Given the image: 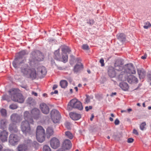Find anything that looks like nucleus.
Here are the masks:
<instances>
[{
	"label": "nucleus",
	"instance_id": "f257e3e1",
	"mask_svg": "<svg viewBox=\"0 0 151 151\" xmlns=\"http://www.w3.org/2000/svg\"><path fill=\"white\" fill-rule=\"evenodd\" d=\"M28 54V52L25 50L19 52L13 62V65L15 68H20L21 72L24 76H29L32 79H35L37 77L35 69H29L27 65L24 63L26 60L24 56Z\"/></svg>",
	"mask_w": 151,
	"mask_h": 151
},
{
	"label": "nucleus",
	"instance_id": "f03ea898",
	"mask_svg": "<svg viewBox=\"0 0 151 151\" xmlns=\"http://www.w3.org/2000/svg\"><path fill=\"white\" fill-rule=\"evenodd\" d=\"M19 90L17 89H11L9 91L12 99L14 101L22 103L24 101V99L22 95L19 93Z\"/></svg>",
	"mask_w": 151,
	"mask_h": 151
},
{
	"label": "nucleus",
	"instance_id": "7ed1b4c3",
	"mask_svg": "<svg viewBox=\"0 0 151 151\" xmlns=\"http://www.w3.org/2000/svg\"><path fill=\"white\" fill-rule=\"evenodd\" d=\"M30 123L26 121H23L21 124V129L23 134L25 135H31L32 134L33 130L30 126Z\"/></svg>",
	"mask_w": 151,
	"mask_h": 151
},
{
	"label": "nucleus",
	"instance_id": "20e7f679",
	"mask_svg": "<svg viewBox=\"0 0 151 151\" xmlns=\"http://www.w3.org/2000/svg\"><path fill=\"white\" fill-rule=\"evenodd\" d=\"M73 108L77 109L80 110H82L83 107L81 103L76 99H72L68 104V109L71 110Z\"/></svg>",
	"mask_w": 151,
	"mask_h": 151
},
{
	"label": "nucleus",
	"instance_id": "39448f33",
	"mask_svg": "<svg viewBox=\"0 0 151 151\" xmlns=\"http://www.w3.org/2000/svg\"><path fill=\"white\" fill-rule=\"evenodd\" d=\"M36 135L37 139L39 142L41 143L45 140V130L42 126H38L37 127Z\"/></svg>",
	"mask_w": 151,
	"mask_h": 151
},
{
	"label": "nucleus",
	"instance_id": "423d86ee",
	"mask_svg": "<svg viewBox=\"0 0 151 151\" xmlns=\"http://www.w3.org/2000/svg\"><path fill=\"white\" fill-rule=\"evenodd\" d=\"M31 62H35L36 61H40L42 60L44 56L39 51H33L32 52Z\"/></svg>",
	"mask_w": 151,
	"mask_h": 151
},
{
	"label": "nucleus",
	"instance_id": "0eeeda50",
	"mask_svg": "<svg viewBox=\"0 0 151 151\" xmlns=\"http://www.w3.org/2000/svg\"><path fill=\"white\" fill-rule=\"evenodd\" d=\"M51 118L53 122L55 123L58 122L60 119V114L58 111L53 109L51 112Z\"/></svg>",
	"mask_w": 151,
	"mask_h": 151
},
{
	"label": "nucleus",
	"instance_id": "6e6552de",
	"mask_svg": "<svg viewBox=\"0 0 151 151\" xmlns=\"http://www.w3.org/2000/svg\"><path fill=\"white\" fill-rule=\"evenodd\" d=\"M47 73L45 68L44 66H40L37 69V76L40 78H43Z\"/></svg>",
	"mask_w": 151,
	"mask_h": 151
},
{
	"label": "nucleus",
	"instance_id": "1a4fd4ad",
	"mask_svg": "<svg viewBox=\"0 0 151 151\" xmlns=\"http://www.w3.org/2000/svg\"><path fill=\"white\" fill-rule=\"evenodd\" d=\"M123 61L121 59H118L114 63V68L118 71L124 70V67H123Z\"/></svg>",
	"mask_w": 151,
	"mask_h": 151
},
{
	"label": "nucleus",
	"instance_id": "9d476101",
	"mask_svg": "<svg viewBox=\"0 0 151 151\" xmlns=\"http://www.w3.org/2000/svg\"><path fill=\"white\" fill-rule=\"evenodd\" d=\"M124 70L127 74H135L136 73L135 69L131 64L125 65L124 67Z\"/></svg>",
	"mask_w": 151,
	"mask_h": 151
},
{
	"label": "nucleus",
	"instance_id": "9b49d317",
	"mask_svg": "<svg viewBox=\"0 0 151 151\" xmlns=\"http://www.w3.org/2000/svg\"><path fill=\"white\" fill-rule=\"evenodd\" d=\"M9 140V142L10 144L14 145L18 142L19 138L17 135L12 134L10 135Z\"/></svg>",
	"mask_w": 151,
	"mask_h": 151
},
{
	"label": "nucleus",
	"instance_id": "f8f14e48",
	"mask_svg": "<svg viewBox=\"0 0 151 151\" xmlns=\"http://www.w3.org/2000/svg\"><path fill=\"white\" fill-rule=\"evenodd\" d=\"M31 112L32 117L34 119L37 120L41 117L40 111L37 108L33 109L31 111Z\"/></svg>",
	"mask_w": 151,
	"mask_h": 151
},
{
	"label": "nucleus",
	"instance_id": "ddd939ff",
	"mask_svg": "<svg viewBox=\"0 0 151 151\" xmlns=\"http://www.w3.org/2000/svg\"><path fill=\"white\" fill-rule=\"evenodd\" d=\"M60 142L58 139L54 137L51 139L50 142V145L51 147L54 149H56L60 146Z\"/></svg>",
	"mask_w": 151,
	"mask_h": 151
},
{
	"label": "nucleus",
	"instance_id": "4468645a",
	"mask_svg": "<svg viewBox=\"0 0 151 151\" xmlns=\"http://www.w3.org/2000/svg\"><path fill=\"white\" fill-rule=\"evenodd\" d=\"M72 143L68 139H65L63 142L62 149L64 150H68L72 147Z\"/></svg>",
	"mask_w": 151,
	"mask_h": 151
},
{
	"label": "nucleus",
	"instance_id": "2eb2a0df",
	"mask_svg": "<svg viewBox=\"0 0 151 151\" xmlns=\"http://www.w3.org/2000/svg\"><path fill=\"white\" fill-rule=\"evenodd\" d=\"M54 58L55 60L59 61H61L65 63L67 61H64V57L63 56V54H62V56L60 55L59 53V50L58 49L56 50L54 52Z\"/></svg>",
	"mask_w": 151,
	"mask_h": 151
},
{
	"label": "nucleus",
	"instance_id": "dca6fc26",
	"mask_svg": "<svg viewBox=\"0 0 151 151\" xmlns=\"http://www.w3.org/2000/svg\"><path fill=\"white\" fill-rule=\"evenodd\" d=\"M23 116L24 121H26L30 123V124H33L34 121L30 113L27 111H26L24 113Z\"/></svg>",
	"mask_w": 151,
	"mask_h": 151
},
{
	"label": "nucleus",
	"instance_id": "f3484780",
	"mask_svg": "<svg viewBox=\"0 0 151 151\" xmlns=\"http://www.w3.org/2000/svg\"><path fill=\"white\" fill-rule=\"evenodd\" d=\"M40 108L42 113L47 114L49 112L48 106L45 103H42L40 105Z\"/></svg>",
	"mask_w": 151,
	"mask_h": 151
},
{
	"label": "nucleus",
	"instance_id": "a211bd4d",
	"mask_svg": "<svg viewBox=\"0 0 151 151\" xmlns=\"http://www.w3.org/2000/svg\"><path fill=\"white\" fill-rule=\"evenodd\" d=\"M62 52L63 56L64 57V61H67L68 56L67 54V52H69L71 51L70 50L69 48L67 46H65L63 47L62 49Z\"/></svg>",
	"mask_w": 151,
	"mask_h": 151
},
{
	"label": "nucleus",
	"instance_id": "6ab92c4d",
	"mask_svg": "<svg viewBox=\"0 0 151 151\" xmlns=\"http://www.w3.org/2000/svg\"><path fill=\"white\" fill-rule=\"evenodd\" d=\"M12 121L14 122L18 123L22 119V117L17 114H14L11 117Z\"/></svg>",
	"mask_w": 151,
	"mask_h": 151
},
{
	"label": "nucleus",
	"instance_id": "aec40b11",
	"mask_svg": "<svg viewBox=\"0 0 151 151\" xmlns=\"http://www.w3.org/2000/svg\"><path fill=\"white\" fill-rule=\"evenodd\" d=\"M127 81L130 83H137L138 80L137 78L134 76L129 75L128 76L127 75Z\"/></svg>",
	"mask_w": 151,
	"mask_h": 151
},
{
	"label": "nucleus",
	"instance_id": "412c9836",
	"mask_svg": "<svg viewBox=\"0 0 151 151\" xmlns=\"http://www.w3.org/2000/svg\"><path fill=\"white\" fill-rule=\"evenodd\" d=\"M8 133L5 130L0 132V139L3 142H6L7 140Z\"/></svg>",
	"mask_w": 151,
	"mask_h": 151
},
{
	"label": "nucleus",
	"instance_id": "4be33fe9",
	"mask_svg": "<svg viewBox=\"0 0 151 151\" xmlns=\"http://www.w3.org/2000/svg\"><path fill=\"white\" fill-rule=\"evenodd\" d=\"M69 114L70 117L73 120H78L81 117L80 114L76 113L71 112Z\"/></svg>",
	"mask_w": 151,
	"mask_h": 151
},
{
	"label": "nucleus",
	"instance_id": "5701e85b",
	"mask_svg": "<svg viewBox=\"0 0 151 151\" xmlns=\"http://www.w3.org/2000/svg\"><path fill=\"white\" fill-rule=\"evenodd\" d=\"M137 72L140 79H143L145 78L146 75V72L143 69L140 68L138 69L137 70Z\"/></svg>",
	"mask_w": 151,
	"mask_h": 151
},
{
	"label": "nucleus",
	"instance_id": "b1692460",
	"mask_svg": "<svg viewBox=\"0 0 151 151\" xmlns=\"http://www.w3.org/2000/svg\"><path fill=\"white\" fill-rule=\"evenodd\" d=\"M127 74L125 71L123 70L121 72V74L119 75L118 78L120 81L126 80L127 79Z\"/></svg>",
	"mask_w": 151,
	"mask_h": 151
},
{
	"label": "nucleus",
	"instance_id": "393cba45",
	"mask_svg": "<svg viewBox=\"0 0 151 151\" xmlns=\"http://www.w3.org/2000/svg\"><path fill=\"white\" fill-rule=\"evenodd\" d=\"M83 68V65L81 63H78L74 67V70L75 72H77L80 71Z\"/></svg>",
	"mask_w": 151,
	"mask_h": 151
},
{
	"label": "nucleus",
	"instance_id": "a878e982",
	"mask_svg": "<svg viewBox=\"0 0 151 151\" xmlns=\"http://www.w3.org/2000/svg\"><path fill=\"white\" fill-rule=\"evenodd\" d=\"M108 74L111 77L113 78L115 76L116 73L113 68L112 67L109 68L108 70Z\"/></svg>",
	"mask_w": 151,
	"mask_h": 151
},
{
	"label": "nucleus",
	"instance_id": "bb28decb",
	"mask_svg": "<svg viewBox=\"0 0 151 151\" xmlns=\"http://www.w3.org/2000/svg\"><path fill=\"white\" fill-rule=\"evenodd\" d=\"M54 133L52 128L51 127H48L46 130V136L47 138H49L52 136Z\"/></svg>",
	"mask_w": 151,
	"mask_h": 151
},
{
	"label": "nucleus",
	"instance_id": "cd10ccee",
	"mask_svg": "<svg viewBox=\"0 0 151 151\" xmlns=\"http://www.w3.org/2000/svg\"><path fill=\"white\" fill-rule=\"evenodd\" d=\"M9 130L12 132H18V130L15 125L13 124H10L9 127Z\"/></svg>",
	"mask_w": 151,
	"mask_h": 151
},
{
	"label": "nucleus",
	"instance_id": "c85d7f7f",
	"mask_svg": "<svg viewBox=\"0 0 151 151\" xmlns=\"http://www.w3.org/2000/svg\"><path fill=\"white\" fill-rule=\"evenodd\" d=\"M17 151H26L28 149V147L25 145H19L17 148Z\"/></svg>",
	"mask_w": 151,
	"mask_h": 151
},
{
	"label": "nucleus",
	"instance_id": "c756f323",
	"mask_svg": "<svg viewBox=\"0 0 151 151\" xmlns=\"http://www.w3.org/2000/svg\"><path fill=\"white\" fill-rule=\"evenodd\" d=\"M120 87L124 90L126 91L127 90L128 88V84L124 82H122L119 84Z\"/></svg>",
	"mask_w": 151,
	"mask_h": 151
},
{
	"label": "nucleus",
	"instance_id": "7c9ffc66",
	"mask_svg": "<svg viewBox=\"0 0 151 151\" xmlns=\"http://www.w3.org/2000/svg\"><path fill=\"white\" fill-rule=\"evenodd\" d=\"M117 36L118 39L121 42H123L125 40V36L124 34L122 33Z\"/></svg>",
	"mask_w": 151,
	"mask_h": 151
},
{
	"label": "nucleus",
	"instance_id": "2f4dec72",
	"mask_svg": "<svg viewBox=\"0 0 151 151\" xmlns=\"http://www.w3.org/2000/svg\"><path fill=\"white\" fill-rule=\"evenodd\" d=\"M68 83L67 82L64 80H62L60 82V85L61 87L63 88H65L68 86Z\"/></svg>",
	"mask_w": 151,
	"mask_h": 151
},
{
	"label": "nucleus",
	"instance_id": "473e14b6",
	"mask_svg": "<svg viewBox=\"0 0 151 151\" xmlns=\"http://www.w3.org/2000/svg\"><path fill=\"white\" fill-rule=\"evenodd\" d=\"M65 136L70 139H72L73 137V135L70 132L68 131H66L65 132Z\"/></svg>",
	"mask_w": 151,
	"mask_h": 151
},
{
	"label": "nucleus",
	"instance_id": "72a5a7b5",
	"mask_svg": "<svg viewBox=\"0 0 151 151\" xmlns=\"http://www.w3.org/2000/svg\"><path fill=\"white\" fill-rule=\"evenodd\" d=\"M27 102L32 105H33L35 104L34 100L32 98H28L27 100Z\"/></svg>",
	"mask_w": 151,
	"mask_h": 151
},
{
	"label": "nucleus",
	"instance_id": "f704fd0d",
	"mask_svg": "<svg viewBox=\"0 0 151 151\" xmlns=\"http://www.w3.org/2000/svg\"><path fill=\"white\" fill-rule=\"evenodd\" d=\"M31 141L29 139H25L24 142V143L25 145H27L28 147H31Z\"/></svg>",
	"mask_w": 151,
	"mask_h": 151
},
{
	"label": "nucleus",
	"instance_id": "c9c22d12",
	"mask_svg": "<svg viewBox=\"0 0 151 151\" xmlns=\"http://www.w3.org/2000/svg\"><path fill=\"white\" fill-rule=\"evenodd\" d=\"M145 25L143 26V27L145 29H147L148 28L151 27V24L149 22H145L144 23Z\"/></svg>",
	"mask_w": 151,
	"mask_h": 151
},
{
	"label": "nucleus",
	"instance_id": "e433bc0d",
	"mask_svg": "<svg viewBox=\"0 0 151 151\" xmlns=\"http://www.w3.org/2000/svg\"><path fill=\"white\" fill-rule=\"evenodd\" d=\"M146 124L145 122H143L140 125V129L142 131L145 129L146 128L145 126Z\"/></svg>",
	"mask_w": 151,
	"mask_h": 151
},
{
	"label": "nucleus",
	"instance_id": "4c0bfd02",
	"mask_svg": "<svg viewBox=\"0 0 151 151\" xmlns=\"http://www.w3.org/2000/svg\"><path fill=\"white\" fill-rule=\"evenodd\" d=\"M6 122L5 120H2L1 121V127L2 128H4L6 125Z\"/></svg>",
	"mask_w": 151,
	"mask_h": 151
},
{
	"label": "nucleus",
	"instance_id": "58836bf2",
	"mask_svg": "<svg viewBox=\"0 0 151 151\" xmlns=\"http://www.w3.org/2000/svg\"><path fill=\"white\" fill-rule=\"evenodd\" d=\"M1 115L4 116H5L6 115V109H2L0 111Z\"/></svg>",
	"mask_w": 151,
	"mask_h": 151
},
{
	"label": "nucleus",
	"instance_id": "ea45409f",
	"mask_svg": "<svg viewBox=\"0 0 151 151\" xmlns=\"http://www.w3.org/2000/svg\"><path fill=\"white\" fill-rule=\"evenodd\" d=\"M43 151H51L50 147L47 145H45L43 147Z\"/></svg>",
	"mask_w": 151,
	"mask_h": 151
},
{
	"label": "nucleus",
	"instance_id": "a19ab883",
	"mask_svg": "<svg viewBox=\"0 0 151 151\" xmlns=\"http://www.w3.org/2000/svg\"><path fill=\"white\" fill-rule=\"evenodd\" d=\"M2 99L4 100H6L9 101V97L7 95H5L2 97Z\"/></svg>",
	"mask_w": 151,
	"mask_h": 151
},
{
	"label": "nucleus",
	"instance_id": "79ce46f5",
	"mask_svg": "<svg viewBox=\"0 0 151 151\" xmlns=\"http://www.w3.org/2000/svg\"><path fill=\"white\" fill-rule=\"evenodd\" d=\"M65 124L66 127L67 129H70L71 128V124L70 122H65Z\"/></svg>",
	"mask_w": 151,
	"mask_h": 151
},
{
	"label": "nucleus",
	"instance_id": "37998d69",
	"mask_svg": "<svg viewBox=\"0 0 151 151\" xmlns=\"http://www.w3.org/2000/svg\"><path fill=\"white\" fill-rule=\"evenodd\" d=\"M17 108V106L15 104H12L9 106V108L12 109H15Z\"/></svg>",
	"mask_w": 151,
	"mask_h": 151
},
{
	"label": "nucleus",
	"instance_id": "c03bdc74",
	"mask_svg": "<svg viewBox=\"0 0 151 151\" xmlns=\"http://www.w3.org/2000/svg\"><path fill=\"white\" fill-rule=\"evenodd\" d=\"M94 23V21L93 19H89L87 22V23L90 25H92Z\"/></svg>",
	"mask_w": 151,
	"mask_h": 151
},
{
	"label": "nucleus",
	"instance_id": "a18cd8bd",
	"mask_svg": "<svg viewBox=\"0 0 151 151\" xmlns=\"http://www.w3.org/2000/svg\"><path fill=\"white\" fill-rule=\"evenodd\" d=\"M38 145L37 143L36 142V141H34L33 142H32L31 141V146H32L34 147H36Z\"/></svg>",
	"mask_w": 151,
	"mask_h": 151
},
{
	"label": "nucleus",
	"instance_id": "49530a36",
	"mask_svg": "<svg viewBox=\"0 0 151 151\" xmlns=\"http://www.w3.org/2000/svg\"><path fill=\"white\" fill-rule=\"evenodd\" d=\"M86 98L85 99V101L86 103H88L90 102V99L89 98L90 97L89 96H88L87 95H86Z\"/></svg>",
	"mask_w": 151,
	"mask_h": 151
},
{
	"label": "nucleus",
	"instance_id": "de8ad7c7",
	"mask_svg": "<svg viewBox=\"0 0 151 151\" xmlns=\"http://www.w3.org/2000/svg\"><path fill=\"white\" fill-rule=\"evenodd\" d=\"M82 48L84 50H88L89 49L88 46L87 45H83L82 46Z\"/></svg>",
	"mask_w": 151,
	"mask_h": 151
},
{
	"label": "nucleus",
	"instance_id": "09e8293b",
	"mask_svg": "<svg viewBox=\"0 0 151 151\" xmlns=\"http://www.w3.org/2000/svg\"><path fill=\"white\" fill-rule=\"evenodd\" d=\"M104 60L103 58H101L99 62L101 64V66H104Z\"/></svg>",
	"mask_w": 151,
	"mask_h": 151
},
{
	"label": "nucleus",
	"instance_id": "8fccbe9b",
	"mask_svg": "<svg viewBox=\"0 0 151 151\" xmlns=\"http://www.w3.org/2000/svg\"><path fill=\"white\" fill-rule=\"evenodd\" d=\"M85 108L86 111H88L89 110L92 109V106H86L85 107Z\"/></svg>",
	"mask_w": 151,
	"mask_h": 151
},
{
	"label": "nucleus",
	"instance_id": "3c124183",
	"mask_svg": "<svg viewBox=\"0 0 151 151\" xmlns=\"http://www.w3.org/2000/svg\"><path fill=\"white\" fill-rule=\"evenodd\" d=\"M134 139L132 138H129L127 139V142L129 143H131L133 142Z\"/></svg>",
	"mask_w": 151,
	"mask_h": 151
},
{
	"label": "nucleus",
	"instance_id": "603ef678",
	"mask_svg": "<svg viewBox=\"0 0 151 151\" xmlns=\"http://www.w3.org/2000/svg\"><path fill=\"white\" fill-rule=\"evenodd\" d=\"M115 124L116 125H118L119 123V121L118 119H116L114 122Z\"/></svg>",
	"mask_w": 151,
	"mask_h": 151
},
{
	"label": "nucleus",
	"instance_id": "864d4df0",
	"mask_svg": "<svg viewBox=\"0 0 151 151\" xmlns=\"http://www.w3.org/2000/svg\"><path fill=\"white\" fill-rule=\"evenodd\" d=\"M147 77L149 80L151 81V73L147 75ZM150 85L151 86V82L150 83Z\"/></svg>",
	"mask_w": 151,
	"mask_h": 151
},
{
	"label": "nucleus",
	"instance_id": "5fc2aeb1",
	"mask_svg": "<svg viewBox=\"0 0 151 151\" xmlns=\"http://www.w3.org/2000/svg\"><path fill=\"white\" fill-rule=\"evenodd\" d=\"M133 133L134 134H135L136 135H138V133L137 131L135 129H134L133 130Z\"/></svg>",
	"mask_w": 151,
	"mask_h": 151
},
{
	"label": "nucleus",
	"instance_id": "6e6d98bb",
	"mask_svg": "<svg viewBox=\"0 0 151 151\" xmlns=\"http://www.w3.org/2000/svg\"><path fill=\"white\" fill-rule=\"evenodd\" d=\"M2 148V147L1 145H0V151H1V149ZM4 151H12L11 150H4Z\"/></svg>",
	"mask_w": 151,
	"mask_h": 151
},
{
	"label": "nucleus",
	"instance_id": "4d7b16f0",
	"mask_svg": "<svg viewBox=\"0 0 151 151\" xmlns=\"http://www.w3.org/2000/svg\"><path fill=\"white\" fill-rule=\"evenodd\" d=\"M58 87V86L56 85L55 84L53 85V87L52 88V89L53 90H55V89L57 88Z\"/></svg>",
	"mask_w": 151,
	"mask_h": 151
},
{
	"label": "nucleus",
	"instance_id": "13d9d810",
	"mask_svg": "<svg viewBox=\"0 0 151 151\" xmlns=\"http://www.w3.org/2000/svg\"><path fill=\"white\" fill-rule=\"evenodd\" d=\"M147 57V55L146 54H145L144 56H142L141 58L143 59H145Z\"/></svg>",
	"mask_w": 151,
	"mask_h": 151
},
{
	"label": "nucleus",
	"instance_id": "bf43d9fd",
	"mask_svg": "<svg viewBox=\"0 0 151 151\" xmlns=\"http://www.w3.org/2000/svg\"><path fill=\"white\" fill-rule=\"evenodd\" d=\"M57 68L58 69L60 70H63L64 69V68L63 67L59 66H57Z\"/></svg>",
	"mask_w": 151,
	"mask_h": 151
},
{
	"label": "nucleus",
	"instance_id": "052dcab7",
	"mask_svg": "<svg viewBox=\"0 0 151 151\" xmlns=\"http://www.w3.org/2000/svg\"><path fill=\"white\" fill-rule=\"evenodd\" d=\"M116 94V92H114V93H112L111 94V96H113L114 95H115Z\"/></svg>",
	"mask_w": 151,
	"mask_h": 151
},
{
	"label": "nucleus",
	"instance_id": "680f3d73",
	"mask_svg": "<svg viewBox=\"0 0 151 151\" xmlns=\"http://www.w3.org/2000/svg\"><path fill=\"white\" fill-rule=\"evenodd\" d=\"M32 94H33V95H34L35 96H37V93H36L35 92H33V91L32 92Z\"/></svg>",
	"mask_w": 151,
	"mask_h": 151
},
{
	"label": "nucleus",
	"instance_id": "e2e57ef3",
	"mask_svg": "<svg viewBox=\"0 0 151 151\" xmlns=\"http://www.w3.org/2000/svg\"><path fill=\"white\" fill-rule=\"evenodd\" d=\"M76 60L78 62V63H80V61H81V60L79 58H77L76 59Z\"/></svg>",
	"mask_w": 151,
	"mask_h": 151
},
{
	"label": "nucleus",
	"instance_id": "0e129e2a",
	"mask_svg": "<svg viewBox=\"0 0 151 151\" xmlns=\"http://www.w3.org/2000/svg\"><path fill=\"white\" fill-rule=\"evenodd\" d=\"M94 117V116L93 115L91 116L90 118V119L91 121H92L93 120V118Z\"/></svg>",
	"mask_w": 151,
	"mask_h": 151
},
{
	"label": "nucleus",
	"instance_id": "69168bd1",
	"mask_svg": "<svg viewBox=\"0 0 151 151\" xmlns=\"http://www.w3.org/2000/svg\"><path fill=\"white\" fill-rule=\"evenodd\" d=\"M58 91L57 90H55L54 91V93L55 94H58Z\"/></svg>",
	"mask_w": 151,
	"mask_h": 151
},
{
	"label": "nucleus",
	"instance_id": "338daca9",
	"mask_svg": "<svg viewBox=\"0 0 151 151\" xmlns=\"http://www.w3.org/2000/svg\"><path fill=\"white\" fill-rule=\"evenodd\" d=\"M132 110L131 109H127V111L129 112L131 111Z\"/></svg>",
	"mask_w": 151,
	"mask_h": 151
},
{
	"label": "nucleus",
	"instance_id": "774afa93",
	"mask_svg": "<svg viewBox=\"0 0 151 151\" xmlns=\"http://www.w3.org/2000/svg\"><path fill=\"white\" fill-rule=\"evenodd\" d=\"M109 120L111 121H113V119L111 117H110L109 118Z\"/></svg>",
	"mask_w": 151,
	"mask_h": 151
}]
</instances>
